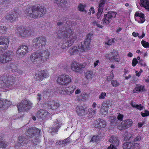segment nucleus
<instances>
[{"label":"nucleus","instance_id":"nucleus-6","mask_svg":"<svg viewBox=\"0 0 149 149\" xmlns=\"http://www.w3.org/2000/svg\"><path fill=\"white\" fill-rule=\"evenodd\" d=\"M92 33H89L86 36L84 42H81V45L78 46V48L81 49L82 51H86L89 48L91 38L93 36Z\"/></svg>","mask_w":149,"mask_h":149},{"label":"nucleus","instance_id":"nucleus-4","mask_svg":"<svg viewBox=\"0 0 149 149\" xmlns=\"http://www.w3.org/2000/svg\"><path fill=\"white\" fill-rule=\"evenodd\" d=\"M46 41V37L44 36L36 38L33 40L34 46L39 49H41L43 46H45Z\"/></svg>","mask_w":149,"mask_h":149},{"label":"nucleus","instance_id":"nucleus-3","mask_svg":"<svg viewBox=\"0 0 149 149\" xmlns=\"http://www.w3.org/2000/svg\"><path fill=\"white\" fill-rule=\"evenodd\" d=\"M49 52L47 50L42 52L38 51L31 55L30 59L34 63H40L47 61L49 58Z\"/></svg>","mask_w":149,"mask_h":149},{"label":"nucleus","instance_id":"nucleus-25","mask_svg":"<svg viewBox=\"0 0 149 149\" xmlns=\"http://www.w3.org/2000/svg\"><path fill=\"white\" fill-rule=\"evenodd\" d=\"M132 121L130 119L124 120L122 122V127L124 129L127 128L132 125Z\"/></svg>","mask_w":149,"mask_h":149},{"label":"nucleus","instance_id":"nucleus-26","mask_svg":"<svg viewBox=\"0 0 149 149\" xmlns=\"http://www.w3.org/2000/svg\"><path fill=\"white\" fill-rule=\"evenodd\" d=\"M9 75H3L0 76V88H3L4 86V81L6 80L9 79Z\"/></svg>","mask_w":149,"mask_h":149},{"label":"nucleus","instance_id":"nucleus-63","mask_svg":"<svg viewBox=\"0 0 149 149\" xmlns=\"http://www.w3.org/2000/svg\"><path fill=\"white\" fill-rule=\"evenodd\" d=\"M56 144L57 146L62 145L63 144L64 145L63 141V140L62 141H57L56 143Z\"/></svg>","mask_w":149,"mask_h":149},{"label":"nucleus","instance_id":"nucleus-22","mask_svg":"<svg viewBox=\"0 0 149 149\" xmlns=\"http://www.w3.org/2000/svg\"><path fill=\"white\" fill-rule=\"evenodd\" d=\"M76 109L77 114L79 116L84 115L87 113L86 107H84V106L81 105L77 106Z\"/></svg>","mask_w":149,"mask_h":149},{"label":"nucleus","instance_id":"nucleus-18","mask_svg":"<svg viewBox=\"0 0 149 149\" xmlns=\"http://www.w3.org/2000/svg\"><path fill=\"white\" fill-rule=\"evenodd\" d=\"M28 52V48L27 46L23 45L19 46L17 52V54H18L19 57H23Z\"/></svg>","mask_w":149,"mask_h":149},{"label":"nucleus","instance_id":"nucleus-38","mask_svg":"<svg viewBox=\"0 0 149 149\" xmlns=\"http://www.w3.org/2000/svg\"><path fill=\"white\" fill-rule=\"evenodd\" d=\"M122 147L123 149H131V144L130 142L124 143L123 144Z\"/></svg>","mask_w":149,"mask_h":149},{"label":"nucleus","instance_id":"nucleus-46","mask_svg":"<svg viewBox=\"0 0 149 149\" xmlns=\"http://www.w3.org/2000/svg\"><path fill=\"white\" fill-rule=\"evenodd\" d=\"M33 142H32V145H37L40 141V139L38 138L34 139Z\"/></svg>","mask_w":149,"mask_h":149},{"label":"nucleus","instance_id":"nucleus-48","mask_svg":"<svg viewBox=\"0 0 149 149\" xmlns=\"http://www.w3.org/2000/svg\"><path fill=\"white\" fill-rule=\"evenodd\" d=\"M111 84L114 87H116L119 85V84L116 80H113L111 82Z\"/></svg>","mask_w":149,"mask_h":149},{"label":"nucleus","instance_id":"nucleus-5","mask_svg":"<svg viewBox=\"0 0 149 149\" xmlns=\"http://www.w3.org/2000/svg\"><path fill=\"white\" fill-rule=\"evenodd\" d=\"M32 103L27 100H24L20 103L17 104V107L19 111L23 110H28L32 107Z\"/></svg>","mask_w":149,"mask_h":149},{"label":"nucleus","instance_id":"nucleus-33","mask_svg":"<svg viewBox=\"0 0 149 149\" xmlns=\"http://www.w3.org/2000/svg\"><path fill=\"white\" fill-rule=\"evenodd\" d=\"M112 104L111 101L109 100L104 101L102 104V107H106V109L109 108V106H111Z\"/></svg>","mask_w":149,"mask_h":149},{"label":"nucleus","instance_id":"nucleus-60","mask_svg":"<svg viewBox=\"0 0 149 149\" xmlns=\"http://www.w3.org/2000/svg\"><path fill=\"white\" fill-rule=\"evenodd\" d=\"M141 139V137L140 136H139L135 137L134 140V142H136L140 141Z\"/></svg>","mask_w":149,"mask_h":149},{"label":"nucleus","instance_id":"nucleus-9","mask_svg":"<svg viewBox=\"0 0 149 149\" xmlns=\"http://www.w3.org/2000/svg\"><path fill=\"white\" fill-rule=\"evenodd\" d=\"M18 33L22 37H27L31 35V31L29 28L24 26H20L17 30Z\"/></svg>","mask_w":149,"mask_h":149},{"label":"nucleus","instance_id":"nucleus-2","mask_svg":"<svg viewBox=\"0 0 149 149\" xmlns=\"http://www.w3.org/2000/svg\"><path fill=\"white\" fill-rule=\"evenodd\" d=\"M26 14L34 18H38L42 17L46 12L45 8L43 6L28 7L25 10Z\"/></svg>","mask_w":149,"mask_h":149},{"label":"nucleus","instance_id":"nucleus-12","mask_svg":"<svg viewBox=\"0 0 149 149\" xmlns=\"http://www.w3.org/2000/svg\"><path fill=\"white\" fill-rule=\"evenodd\" d=\"M54 124L52 127L49 129V131L52 135H54L58 132V130L60 128L61 125V122L57 119L53 121Z\"/></svg>","mask_w":149,"mask_h":149},{"label":"nucleus","instance_id":"nucleus-50","mask_svg":"<svg viewBox=\"0 0 149 149\" xmlns=\"http://www.w3.org/2000/svg\"><path fill=\"white\" fill-rule=\"evenodd\" d=\"M64 143V145L65 146V144H67L68 143H69L71 142L70 140V138L68 137V138L65 139L63 140Z\"/></svg>","mask_w":149,"mask_h":149},{"label":"nucleus","instance_id":"nucleus-27","mask_svg":"<svg viewBox=\"0 0 149 149\" xmlns=\"http://www.w3.org/2000/svg\"><path fill=\"white\" fill-rule=\"evenodd\" d=\"M78 47L77 46H73L72 47L70 48L69 50V53L71 55H73L75 54H76L77 52L80 51V52H84L81 50V49L80 48H78Z\"/></svg>","mask_w":149,"mask_h":149},{"label":"nucleus","instance_id":"nucleus-56","mask_svg":"<svg viewBox=\"0 0 149 149\" xmlns=\"http://www.w3.org/2000/svg\"><path fill=\"white\" fill-rule=\"evenodd\" d=\"M125 134L126 136H127L128 138H130V140L132 139L133 135L132 134L128 132H125Z\"/></svg>","mask_w":149,"mask_h":149},{"label":"nucleus","instance_id":"nucleus-49","mask_svg":"<svg viewBox=\"0 0 149 149\" xmlns=\"http://www.w3.org/2000/svg\"><path fill=\"white\" fill-rule=\"evenodd\" d=\"M141 114L143 117L148 116L149 115V111L146 110L144 111V113L141 112Z\"/></svg>","mask_w":149,"mask_h":149},{"label":"nucleus","instance_id":"nucleus-16","mask_svg":"<svg viewBox=\"0 0 149 149\" xmlns=\"http://www.w3.org/2000/svg\"><path fill=\"white\" fill-rule=\"evenodd\" d=\"M106 56L110 61H114L117 62H119L120 61L118 53L116 51H113L107 55Z\"/></svg>","mask_w":149,"mask_h":149},{"label":"nucleus","instance_id":"nucleus-37","mask_svg":"<svg viewBox=\"0 0 149 149\" xmlns=\"http://www.w3.org/2000/svg\"><path fill=\"white\" fill-rule=\"evenodd\" d=\"M85 6L86 5H83L82 3H80L79 4L78 6V10L80 11H84L86 13L87 11L84 9Z\"/></svg>","mask_w":149,"mask_h":149},{"label":"nucleus","instance_id":"nucleus-51","mask_svg":"<svg viewBox=\"0 0 149 149\" xmlns=\"http://www.w3.org/2000/svg\"><path fill=\"white\" fill-rule=\"evenodd\" d=\"M106 95V94L105 92H102L99 96V98L100 99H104Z\"/></svg>","mask_w":149,"mask_h":149},{"label":"nucleus","instance_id":"nucleus-20","mask_svg":"<svg viewBox=\"0 0 149 149\" xmlns=\"http://www.w3.org/2000/svg\"><path fill=\"white\" fill-rule=\"evenodd\" d=\"M28 142V140L24 136H19L18 137L17 143L15 145L16 147H21L25 145Z\"/></svg>","mask_w":149,"mask_h":149},{"label":"nucleus","instance_id":"nucleus-29","mask_svg":"<svg viewBox=\"0 0 149 149\" xmlns=\"http://www.w3.org/2000/svg\"><path fill=\"white\" fill-rule=\"evenodd\" d=\"M139 4L141 6L148 9L149 11V0H140Z\"/></svg>","mask_w":149,"mask_h":149},{"label":"nucleus","instance_id":"nucleus-53","mask_svg":"<svg viewBox=\"0 0 149 149\" xmlns=\"http://www.w3.org/2000/svg\"><path fill=\"white\" fill-rule=\"evenodd\" d=\"M51 93V91L49 90L44 91L43 92V94L44 95H46L49 96L50 95Z\"/></svg>","mask_w":149,"mask_h":149},{"label":"nucleus","instance_id":"nucleus-36","mask_svg":"<svg viewBox=\"0 0 149 149\" xmlns=\"http://www.w3.org/2000/svg\"><path fill=\"white\" fill-rule=\"evenodd\" d=\"M131 105L132 107L135 108L137 109L141 110L143 109V107L141 105V104L139 105L136 104L135 103L133 102H132L131 103Z\"/></svg>","mask_w":149,"mask_h":149},{"label":"nucleus","instance_id":"nucleus-39","mask_svg":"<svg viewBox=\"0 0 149 149\" xmlns=\"http://www.w3.org/2000/svg\"><path fill=\"white\" fill-rule=\"evenodd\" d=\"M85 76L88 79H91L93 76V72L91 71H88L85 73Z\"/></svg>","mask_w":149,"mask_h":149},{"label":"nucleus","instance_id":"nucleus-64","mask_svg":"<svg viewBox=\"0 0 149 149\" xmlns=\"http://www.w3.org/2000/svg\"><path fill=\"white\" fill-rule=\"evenodd\" d=\"M115 145L111 144L110 146L108 147L107 149H116Z\"/></svg>","mask_w":149,"mask_h":149},{"label":"nucleus","instance_id":"nucleus-23","mask_svg":"<svg viewBox=\"0 0 149 149\" xmlns=\"http://www.w3.org/2000/svg\"><path fill=\"white\" fill-rule=\"evenodd\" d=\"M9 79L6 80V81H4V86L3 88H13L16 86V85L14 84L13 81H11V78L12 79L13 78L11 77L9 75Z\"/></svg>","mask_w":149,"mask_h":149},{"label":"nucleus","instance_id":"nucleus-15","mask_svg":"<svg viewBox=\"0 0 149 149\" xmlns=\"http://www.w3.org/2000/svg\"><path fill=\"white\" fill-rule=\"evenodd\" d=\"M9 44V40L8 38L2 37L0 38V52L6 49Z\"/></svg>","mask_w":149,"mask_h":149},{"label":"nucleus","instance_id":"nucleus-62","mask_svg":"<svg viewBox=\"0 0 149 149\" xmlns=\"http://www.w3.org/2000/svg\"><path fill=\"white\" fill-rule=\"evenodd\" d=\"M116 118V117H113V119H111L110 120V122L112 123H115L116 124L117 123Z\"/></svg>","mask_w":149,"mask_h":149},{"label":"nucleus","instance_id":"nucleus-31","mask_svg":"<svg viewBox=\"0 0 149 149\" xmlns=\"http://www.w3.org/2000/svg\"><path fill=\"white\" fill-rule=\"evenodd\" d=\"M3 54L5 57V58L8 60V62L11 60V56L13 55V53L12 51H10L6 52L3 53Z\"/></svg>","mask_w":149,"mask_h":149},{"label":"nucleus","instance_id":"nucleus-58","mask_svg":"<svg viewBox=\"0 0 149 149\" xmlns=\"http://www.w3.org/2000/svg\"><path fill=\"white\" fill-rule=\"evenodd\" d=\"M98 138L97 136H93V137L92 138L90 142H96L98 140Z\"/></svg>","mask_w":149,"mask_h":149},{"label":"nucleus","instance_id":"nucleus-44","mask_svg":"<svg viewBox=\"0 0 149 149\" xmlns=\"http://www.w3.org/2000/svg\"><path fill=\"white\" fill-rule=\"evenodd\" d=\"M7 28L3 26H0V32L2 33H6L7 31Z\"/></svg>","mask_w":149,"mask_h":149},{"label":"nucleus","instance_id":"nucleus-14","mask_svg":"<svg viewBox=\"0 0 149 149\" xmlns=\"http://www.w3.org/2000/svg\"><path fill=\"white\" fill-rule=\"evenodd\" d=\"M18 11L16 10L13 14H10L5 16V20L8 22L12 23L18 17Z\"/></svg>","mask_w":149,"mask_h":149},{"label":"nucleus","instance_id":"nucleus-59","mask_svg":"<svg viewBox=\"0 0 149 149\" xmlns=\"http://www.w3.org/2000/svg\"><path fill=\"white\" fill-rule=\"evenodd\" d=\"M123 115L119 114L118 115L117 118L120 121H121L123 120Z\"/></svg>","mask_w":149,"mask_h":149},{"label":"nucleus","instance_id":"nucleus-24","mask_svg":"<svg viewBox=\"0 0 149 149\" xmlns=\"http://www.w3.org/2000/svg\"><path fill=\"white\" fill-rule=\"evenodd\" d=\"M76 88L75 85H73L71 88L67 87L62 90V93L64 95H70L73 92Z\"/></svg>","mask_w":149,"mask_h":149},{"label":"nucleus","instance_id":"nucleus-57","mask_svg":"<svg viewBox=\"0 0 149 149\" xmlns=\"http://www.w3.org/2000/svg\"><path fill=\"white\" fill-rule=\"evenodd\" d=\"M138 63L137 59L136 58H134L132 61V64L133 66H135Z\"/></svg>","mask_w":149,"mask_h":149},{"label":"nucleus","instance_id":"nucleus-47","mask_svg":"<svg viewBox=\"0 0 149 149\" xmlns=\"http://www.w3.org/2000/svg\"><path fill=\"white\" fill-rule=\"evenodd\" d=\"M141 43L142 45L145 48H148L149 47V43L148 42L142 40Z\"/></svg>","mask_w":149,"mask_h":149},{"label":"nucleus","instance_id":"nucleus-11","mask_svg":"<svg viewBox=\"0 0 149 149\" xmlns=\"http://www.w3.org/2000/svg\"><path fill=\"white\" fill-rule=\"evenodd\" d=\"M59 105L60 104L58 102H56L51 100L47 101L44 104L45 107L52 109H57L59 107Z\"/></svg>","mask_w":149,"mask_h":149},{"label":"nucleus","instance_id":"nucleus-35","mask_svg":"<svg viewBox=\"0 0 149 149\" xmlns=\"http://www.w3.org/2000/svg\"><path fill=\"white\" fill-rule=\"evenodd\" d=\"M55 1L58 6L61 7H63L66 3L65 0H55Z\"/></svg>","mask_w":149,"mask_h":149},{"label":"nucleus","instance_id":"nucleus-52","mask_svg":"<svg viewBox=\"0 0 149 149\" xmlns=\"http://www.w3.org/2000/svg\"><path fill=\"white\" fill-rule=\"evenodd\" d=\"M107 77V80L108 81H110L112 79H113L114 77V76L113 74V73H111L110 75L108 76Z\"/></svg>","mask_w":149,"mask_h":149},{"label":"nucleus","instance_id":"nucleus-19","mask_svg":"<svg viewBox=\"0 0 149 149\" xmlns=\"http://www.w3.org/2000/svg\"><path fill=\"white\" fill-rule=\"evenodd\" d=\"M49 114L46 110L40 109L37 112V117L39 119L44 120L48 117Z\"/></svg>","mask_w":149,"mask_h":149},{"label":"nucleus","instance_id":"nucleus-13","mask_svg":"<svg viewBox=\"0 0 149 149\" xmlns=\"http://www.w3.org/2000/svg\"><path fill=\"white\" fill-rule=\"evenodd\" d=\"M71 67L72 70L77 72H81L83 70L85 66L83 64L78 63L75 61H74L71 64Z\"/></svg>","mask_w":149,"mask_h":149},{"label":"nucleus","instance_id":"nucleus-43","mask_svg":"<svg viewBox=\"0 0 149 149\" xmlns=\"http://www.w3.org/2000/svg\"><path fill=\"white\" fill-rule=\"evenodd\" d=\"M131 144V149L132 148H137V147H139V144H138L137 143H135L133 141H132L130 142Z\"/></svg>","mask_w":149,"mask_h":149},{"label":"nucleus","instance_id":"nucleus-61","mask_svg":"<svg viewBox=\"0 0 149 149\" xmlns=\"http://www.w3.org/2000/svg\"><path fill=\"white\" fill-rule=\"evenodd\" d=\"M107 109H101L100 111L102 113V114L103 115H106L107 112Z\"/></svg>","mask_w":149,"mask_h":149},{"label":"nucleus","instance_id":"nucleus-40","mask_svg":"<svg viewBox=\"0 0 149 149\" xmlns=\"http://www.w3.org/2000/svg\"><path fill=\"white\" fill-rule=\"evenodd\" d=\"M9 68L11 69V71L13 72H16L17 71V66L14 63H12L10 64Z\"/></svg>","mask_w":149,"mask_h":149},{"label":"nucleus","instance_id":"nucleus-30","mask_svg":"<svg viewBox=\"0 0 149 149\" xmlns=\"http://www.w3.org/2000/svg\"><path fill=\"white\" fill-rule=\"evenodd\" d=\"M109 141L114 145L117 146L119 144L118 140L116 136H112L109 138Z\"/></svg>","mask_w":149,"mask_h":149},{"label":"nucleus","instance_id":"nucleus-55","mask_svg":"<svg viewBox=\"0 0 149 149\" xmlns=\"http://www.w3.org/2000/svg\"><path fill=\"white\" fill-rule=\"evenodd\" d=\"M113 42V40L111 39H107V40L105 42V43L109 45H111L112 43Z\"/></svg>","mask_w":149,"mask_h":149},{"label":"nucleus","instance_id":"nucleus-8","mask_svg":"<svg viewBox=\"0 0 149 149\" xmlns=\"http://www.w3.org/2000/svg\"><path fill=\"white\" fill-rule=\"evenodd\" d=\"M117 13L114 11H109L107 14L104 15L102 21L104 24L108 25L111 21L116 17Z\"/></svg>","mask_w":149,"mask_h":149},{"label":"nucleus","instance_id":"nucleus-10","mask_svg":"<svg viewBox=\"0 0 149 149\" xmlns=\"http://www.w3.org/2000/svg\"><path fill=\"white\" fill-rule=\"evenodd\" d=\"M49 76L48 73L44 70L38 71L36 73L34 78L36 81H39L42 80L43 78H47Z\"/></svg>","mask_w":149,"mask_h":149},{"label":"nucleus","instance_id":"nucleus-34","mask_svg":"<svg viewBox=\"0 0 149 149\" xmlns=\"http://www.w3.org/2000/svg\"><path fill=\"white\" fill-rule=\"evenodd\" d=\"M88 95L87 94H81L77 98V100L79 101H83L86 100L88 97Z\"/></svg>","mask_w":149,"mask_h":149},{"label":"nucleus","instance_id":"nucleus-28","mask_svg":"<svg viewBox=\"0 0 149 149\" xmlns=\"http://www.w3.org/2000/svg\"><path fill=\"white\" fill-rule=\"evenodd\" d=\"M145 91L144 86L137 85L136 87L133 90V93H138L140 92H142Z\"/></svg>","mask_w":149,"mask_h":149},{"label":"nucleus","instance_id":"nucleus-17","mask_svg":"<svg viewBox=\"0 0 149 149\" xmlns=\"http://www.w3.org/2000/svg\"><path fill=\"white\" fill-rule=\"evenodd\" d=\"M40 133V130L37 128H31L29 129L26 133L27 136L29 137H33Z\"/></svg>","mask_w":149,"mask_h":149},{"label":"nucleus","instance_id":"nucleus-1","mask_svg":"<svg viewBox=\"0 0 149 149\" xmlns=\"http://www.w3.org/2000/svg\"><path fill=\"white\" fill-rule=\"evenodd\" d=\"M69 22H67L65 24V27H63L62 28L60 29L57 31L56 34L58 37L60 38H65L68 41V44L70 43L71 45L74 42L75 38L73 37L72 31L70 28V27L68 26V24ZM70 45H68L66 47H69Z\"/></svg>","mask_w":149,"mask_h":149},{"label":"nucleus","instance_id":"nucleus-32","mask_svg":"<svg viewBox=\"0 0 149 149\" xmlns=\"http://www.w3.org/2000/svg\"><path fill=\"white\" fill-rule=\"evenodd\" d=\"M96 113L95 111L92 109H90L88 110V117L89 118H91L95 116Z\"/></svg>","mask_w":149,"mask_h":149},{"label":"nucleus","instance_id":"nucleus-7","mask_svg":"<svg viewBox=\"0 0 149 149\" xmlns=\"http://www.w3.org/2000/svg\"><path fill=\"white\" fill-rule=\"evenodd\" d=\"M71 81V77L68 75L63 74L58 77L57 82L60 85L66 86Z\"/></svg>","mask_w":149,"mask_h":149},{"label":"nucleus","instance_id":"nucleus-45","mask_svg":"<svg viewBox=\"0 0 149 149\" xmlns=\"http://www.w3.org/2000/svg\"><path fill=\"white\" fill-rule=\"evenodd\" d=\"M1 144L0 145L1 146H3L0 147L4 148L6 147L8 145V142L5 141L4 139H3L2 141V142L1 143Z\"/></svg>","mask_w":149,"mask_h":149},{"label":"nucleus","instance_id":"nucleus-42","mask_svg":"<svg viewBox=\"0 0 149 149\" xmlns=\"http://www.w3.org/2000/svg\"><path fill=\"white\" fill-rule=\"evenodd\" d=\"M10 2L9 0H2V1L0 2V5L6 6H7Z\"/></svg>","mask_w":149,"mask_h":149},{"label":"nucleus","instance_id":"nucleus-54","mask_svg":"<svg viewBox=\"0 0 149 149\" xmlns=\"http://www.w3.org/2000/svg\"><path fill=\"white\" fill-rule=\"evenodd\" d=\"M106 0H100V3L99 4V6L104 7L106 3Z\"/></svg>","mask_w":149,"mask_h":149},{"label":"nucleus","instance_id":"nucleus-21","mask_svg":"<svg viewBox=\"0 0 149 149\" xmlns=\"http://www.w3.org/2000/svg\"><path fill=\"white\" fill-rule=\"evenodd\" d=\"M106 122L104 120L99 119L95 121L94 125L95 127L101 128L106 127Z\"/></svg>","mask_w":149,"mask_h":149},{"label":"nucleus","instance_id":"nucleus-41","mask_svg":"<svg viewBox=\"0 0 149 149\" xmlns=\"http://www.w3.org/2000/svg\"><path fill=\"white\" fill-rule=\"evenodd\" d=\"M0 62L2 63H5L8 62V60L5 58V57L3 54L0 56Z\"/></svg>","mask_w":149,"mask_h":149}]
</instances>
